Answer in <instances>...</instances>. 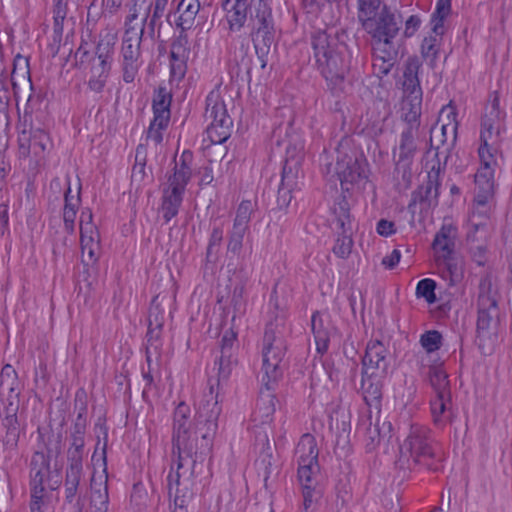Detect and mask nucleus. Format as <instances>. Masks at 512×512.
I'll return each instance as SVG.
<instances>
[{"label":"nucleus","mask_w":512,"mask_h":512,"mask_svg":"<svg viewBox=\"0 0 512 512\" xmlns=\"http://www.w3.org/2000/svg\"><path fill=\"white\" fill-rule=\"evenodd\" d=\"M117 42V34L106 29L100 33L99 41L95 47V57L92 59V66L98 70L111 69V61L114 53V46Z\"/></svg>","instance_id":"obj_19"},{"label":"nucleus","mask_w":512,"mask_h":512,"mask_svg":"<svg viewBox=\"0 0 512 512\" xmlns=\"http://www.w3.org/2000/svg\"><path fill=\"white\" fill-rule=\"evenodd\" d=\"M440 185V169L434 167L428 172L427 181L419 186L413 193L408 204V210L414 219L416 208L419 205L420 213H428L429 210L438 204Z\"/></svg>","instance_id":"obj_14"},{"label":"nucleus","mask_w":512,"mask_h":512,"mask_svg":"<svg viewBox=\"0 0 512 512\" xmlns=\"http://www.w3.org/2000/svg\"><path fill=\"white\" fill-rule=\"evenodd\" d=\"M436 283L434 280L426 278L418 282L416 287L417 297L424 298L428 303H434L436 301L435 296Z\"/></svg>","instance_id":"obj_56"},{"label":"nucleus","mask_w":512,"mask_h":512,"mask_svg":"<svg viewBox=\"0 0 512 512\" xmlns=\"http://www.w3.org/2000/svg\"><path fill=\"white\" fill-rule=\"evenodd\" d=\"M245 233H246L245 230H241V229L233 227V229L229 235V241H228V245H227L228 251H230L234 254H238L241 251Z\"/></svg>","instance_id":"obj_61"},{"label":"nucleus","mask_w":512,"mask_h":512,"mask_svg":"<svg viewBox=\"0 0 512 512\" xmlns=\"http://www.w3.org/2000/svg\"><path fill=\"white\" fill-rule=\"evenodd\" d=\"M332 212L335 216L336 225L339 230L345 231V229L352 228L350 205L344 196L339 197L335 201L332 207Z\"/></svg>","instance_id":"obj_39"},{"label":"nucleus","mask_w":512,"mask_h":512,"mask_svg":"<svg viewBox=\"0 0 512 512\" xmlns=\"http://www.w3.org/2000/svg\"><path fill=\"white\" fill-rule=\"evenodd\" d=\"M221 406L218 402V395H214V388L211 385L209 393L205 394L196 412V431L200 435L201 443L193 437L191 432L190 408L185 403H180L173 417V454L180 457H191L209 452L212 448V441L218 429V418L221 414Z\"/></svg>","instance_id":"obj_1"},{"label":"nucleus","mask_w":512,"mask_h":512,"mask_svg":"<svg viewBox=\"0 0 512 512\" xmlns=\"http://www.w3.org/2000/svg\"><path fill=\"white\" fill-rule=\"evenodd\" d=\"M422 347L428 353L437 351L442 345V335L437 330L426 331L420 337Z\"/></svg>","instance_id":"obj_54"},{"label":"nucleus","mask_w":512,"mask_h":512,"mask_svg":"<svg viewBox=\"0 0 512 512\" xmlns=\"http://www.w3.org/2000/svg\"><path fill=\"white\" fill-rule=\"evenodd\" d=\"M373 73L383 78L387 76L398 61V46L391 43H371Z\"/></svg>","instance_id":"obj_17"},{"label":"nucleus","mask_w":512,"mask_h":512,"mask_svg":"<svg viewBox=\"0 0 512 512\" xmlns=\"http://www.w3.org/2000/svg\"><path fill=\"white\" fill-rule=\"evenodd\" d=\"M18 129V155L27 161L28 167L35 170L44 160L45 151L50 145V137L45 129L33 120V115L24 113Z\"/></svg>","instance_id":"obj_4"},{"label":"nucleus","mask_w":512,"mask_h":512,"mask_svg":"<svg viewBox=\"0 0 512 512\" xmlns=\"http://www.w3.org/2000/svg\"><path fill=\"white\" fill-rule=\"evenodd\" d=\"M252 212V202L248 200L242 201L238 206L233 227L247 231Z\"/></svg>","instance_id":"obj_51"},{"label":"nucleus","mask_w":512,"mask_h":512,"mask_svg":"<svg viewBox=\"0 0 512 512\" xmlns=\"http://www.w3.org/2000/svg\"><path fill=\"white\" fill-rule=\"evenodd\" d=\"M109 71L110 69H103L102 73L101 70H98L95 67H91L92 76L88 81L89 89L96 93L102 92L106 84Z\"/></svg>","instance_id":"obj_58"},{"label":"nucleus","mask_w":512,"mask_h":512,"mask_svg":"<svg viewBox=\"0 0 512 512\" xmlns=\"http://www.w3.org/2000/svg\"><path fill=\"white\" fill-rule=\"evenodd\" d=\"M457 229L451 224H444L435 235L433 249L438 257L452 256L455 247Z\"/></svg>","instance_id":"obj_27"},{"label":"nucleus","mask_w":512,"mask_h":512,"mask_svg":"<svg viewBox=\"0 0 512 512\" xmlns=\"http://www.w3.org/2000/svg\"><path fill=\"white\" fill-rule=\"evenodd\" d=\"M95 430L97 432V446L100 444V436L103 435L104 444L102 447L101 454V467L102 470L98 474L97 471H94L91 477V496H90V506L88 512H107L109 496H108V474H107V456H106V447H107V439H108V431L107 427L102 423H97L95 426Z\"/></svg>","instance_id":"obj_9"},{"label":"nucleus","mask_w":512,"mask_h":512,"mask_svg":"<svg viewBox=\"0 0 512 512\" xmlns=\"http://www.w3.org/2000/svg\"><path fill=\"white\" fill-rule=\"evenodd\" d=\"M295 185L296 175L293 172L292 167L289 165V162L286 161L282 171L281 184L278 189V201L281 205L289 204L291 200L290 193Z\"/></svg>","instance_id":"obj_38"},{"label":"nucleus","mask_w":512,"mask_h":512,"mask_svg":"<svg viewBox=\"0 0 512 512\" xmlns=\"http://www.w3.org/2000/svg\"><path fill=\"white\" fill-rule=\"evenodd\" d=\"M218 364V380H226L230 376L232 369L236 364V359L234 355L228 358V356L221 354Z\"/></svg>","instance_id":"obj_60"},{"label":"nucleus","mask_w":512,"mask_h":512,"mask_svg":"<svg viewBox=\"0 0 512 512\" xmlns=\"http://www.w3.org/2000/svg\"><path fill=\"white\" fill-rule=\"evenodd\" d=\"M132 4L129 9V14L125 21V28L128 26H133L132 22L136 20L140 13H144V17L142 19L141 25L143 26V30H145L146 22L149 18V13H151L152 2L148 0H131Z\"/></svg>","instance_id":"obj_44"},{"label":"nucleus","mask_w":512,"mask_h":512,"mask_svg":"<svg viewBox=\"0 0 512 512\" xmlns=\"http://www.w3.org/2000/svg\"><path fill=\"white\" fill-rule=\"evenodd\" d=\"M418 128L407 127L400 135L399 156L397 165L403 164L407 167L411 164L413 157L417 151L416 137Z\"/></svg>","instance_id":"obj_26"},{"label":"nucleus","mask_w":512,"mask_h":512,"mask_svg":"<svg viewBox=\"0 0 512 512\" xmlns=\"http://www.w3.org/2000/svg\"><path fill=\"white\" fill-rule=\"evenodd\" d=\"M143 34V26H128V28H125L121 45V56L123 80L126 83L133 82L138 73L141 56L140 45Z\"/></svg>","instance_id":"obj_10"},{"label":"nucleus","mask_w":512,"mask_h":512,"mask_svg":"<svg viewBox=\"0 0 512 512\" xmlns=\"http://www.w3.org/2000/svg\"><path fill=\"white\" fill-rule=\"evenodd\" d=\"M298 465L318 464V449L315 438L311 434H304L295 450Z\"/></svg>","instance_id":"obj_32"},{"label":"nucleus","mask_w":512,"mask_h":512,"mask_svg":"<svg viewBox=\"0 0 512 512\" xmlns=\"http://www.w3.org/2000/svg\"><path fill=\"white\" fill-rule=\"evenodd\" d=\"M286 333L285 318L277 314L274 320L267 323L263 337V376L262 381L275 382L281 375L280 363L286 351L284 336Z\"/></svg>","instance_id":"obj_5"},{"label":"nucleus","mask_w":512,"mask_h":512,"mask_svg":"<svg viewBox=\"0 0 512 512\" xmlns=\"http://www.w3.org/2000/svg\"><path fill=\"white\" fill-rule=\"evenodd\" d=\"M82 474L83 469L66 468L64 488L65 500L67 503H73L76 499L79 492Z\"/></svg>","instance_id":"obj_40"},{"label":"nucleus","mask_w":512,"mask_h":512,"mask_svg":"<svg viewBox=\"0 0 512 512\" xmlns=\"http://www.w3.org/2000/svg\"><path fill=\"white\" fill-rule=\"evenodd\" d=\"M389 351L385 344L378 340L367 343L365 355L362 359L364 374L368 376H387L389 367Z\"/></svg>","instance_id":"obj_16"},{"label":"nucleus","mask_w":512,"mask_h":512,"mask_svg":"<svg viewBox=\"0 0 512 512\" xmlns=\"http://www.w3.org/2000/svg\"><path fill=\"white\" fill-rule=\"evenodd\" d=\"M262 451L260 453V457L258 459V464L263 467L264 469V475L265 479L269 477V475L272 473V468L274 465L273 457H272V447L270 445V442L268 440V437L266 434L262 437Z\"/></svg>","instance_id":"obj_52"},{"label":"nucleus","mask_w":512,"mask_h":512,"mask_svg":"<svg viewBox=\"0 0 512 512\" xmlns=\"http://www.w3.org/2000/svg\"><path fill=\"white\" fill-rule=\"evenodd\" d=\"M401 23L400 17L383 5L379 15L364 24L362 28L370 35L371 43H391L395 42Z\"/></svg>","instance_id":"obj_12"},{"label":"nucleus","mask_w":512,"mask_h":512,"mask_svg":"<svg viewBox=\"0 0 512 512\" xmlns=\"http://www.w3.org/2000/svg\"><path fill=\"white\" fill-rule=\"evenodd\" d=\"M327 173L340 181L342 189L349 191L350 186L366 178L364 161L357 157L338 152L335 164L327 165Z\"/></svg>","instance_id":"obj_11"},{"label":"nucleus","mask_w":512,"mask_h":512,"mask_svg":"<svg viewBox=\"0 0 512 512\" xmlns=\"http://www.w3.org/2000/svg\"><path fill=\"white\" fill-rule=\"evenodd\" d=\"M451 12V0H438L436 9L432 14L431 24L435 36L425 37L421 45L422 57L433 65L436 61L440 37L444 34V20Z\"/></svg>","instance_id":"obj_13"},{"label":"nucleus","mask_w":512,"mask_h":512,"mask_svg":"<svg viewBox=\"0 0 512 512\" xmlns=\"http://www.w3.org/2000/svg\"><path fill=\"white\" fill-rule=\"evenodd\" d=\"M80 241L83 255L87 252L89 259L94 260L95 250L99 245V232L89 208H84L80 215Z\"/></svg>","instance_id":"obj_18"},{"label":"nucleus","mask_w":512,"mask_h":512,"mask_svg":"<svg viewBox=\"0 0 512 512\" xmlns=\"http://www.w3.org/2000/svg\"><path fill=\"white\" fill-rule=\"evenodd\" d=\"M311 326L315 338L317 351L318 353L323 354L328 349L329 337L327 331L322 329V320L318 312L312 315Z\"/></svg>","instance_id":"obj_46"},{"label":"nucleus","mask_w":512,"mask_h":512,"mask_svg":"<svg viewBox=\"0 0 512 512\" xmlns=\"http://www.w3.org/2000/svg\"><path fill=\"white\" fill-rule=\"evenodd\" d=\"M505 114L499 108V98L497 95L490 100L485 107V113L481 122V142L489 143L493 146L496 142H500V134L504 129Z\"/></svg>","instance_id":"obj_15"},{"label":"nucleus","mask_w":512,"mask_h":512,"mask_svg":"<svg viewBox=\"0 0 512 512\" xmlns=\"http://www.w3.org/2000/svg\"><path fill=\"white\" fill-rule=\"evenodd\" d=\"M494 170L479 167L475 174V197L477 206L485 207L494 198Z\"/></svg>","instance_id":"obj_20"},{"label":"nucleus","mask_w":512,"mask_h":512,"mask_svg":"<svg viewBox=\"0 0 512 512\" xmlns=\"http://www.w3.org/2000/svg\"><path fill=\"white\" fill-rule=\"evenodd\" d=\"M249 25L251 27L250 37L255 52L262 61V67H264L266 65L265 58L275 41V24L271 7L268 4L255 6L250 14Z\"/></svg>","instance_id":"obj_7"},{"label":"nucleus","mask_w":512,"mask_h":512,"mask_svg":"<svg viewBox=\"0 0 512 512\" xmlns=\"http://www.w3.org/2000/svg\"><path fill=\"white\" fill-rule=\"evenodd\" d=\"M429 405L434 425L439 428L445 427L451 421L452 395L431 396Z\"/></svg>","instance_id":"obj_24"},{"label":"nucleus","mask_w":512,"mask_h":512,"mask_svg":"<svg viewBox=\"0 0 512 512\" xmlns=\"http://www.w3.org/2000/svg\"><path fill=\"white\" fill-rule=\"evenodd\" d=\"M199 10V0H181L177 6L179 17L176 21V26L181 30L191 29Z\"/></svg>","instance_id":"obj_34"},{"label":"nucleus","mask_w":512,"mask_h":512,"mask_svg":"<svg viewBox=\"0 0 512 512\" xmlns=\"http://www.w3.org/2000/svg\"><path fill=\"white\" fill-rule=\"evenodd\" d=\"M158 300L159 296L154 297L152 300L151 307L149 309L148 322L151 327L161 330L164 324V311L160 308Z\"/></svg>","instance_id":"obj_57"},{"label":"nucleus","mask_w":512,"mask_h":512,"mask_svg":"<svg viewBox=\"0 0 512 512\" xmlns=\"http://www.w3.org/2000/svg\"><path fill=\"white\" fill-rule=\"evenodd\" d=\"M499 145L500 142H496L493 146H491L488 142H481V145L478 149L480 167H485L495 171V167L497 166V153Z\"/></svg>","instance_id":"obj_45"},{"label":"nucleus","mask_w":512,"mask_h":512,"mask_svg":"<svg viewBox=\"0 0 512 512\" xmlns=\"http://www.w3.org/2000/svg\"><path fill=\"white\" fill-rule=\"evenodd\" d=\"M195 464L196 458L180 457L177 460L176 473H169V497L173 499L171 512H188L187 505L194 496L192 475Z\"/></svg>","instance_id":"obj_6"},{"label":"nucleus","mask_w":512,"mask_h":512,"mask_svg":"<svg viewBox=\"0 0 512 512\" xmlns=\"http://www.w3.org/2000/svg\"><path fill=\"white\" fill-rule=\"evenodd\" d=\"M80 187L78 189L77 196H71V188L68 186L67 190L65 191L64 195V201L65 205L63 208V222H64V228L68 234H73L75 231V218H76V212L77 208L80 203Z\"/></svg>","instance_id":"obj_37"},{"label":"nucleus","mask_w":512,"mask_h":512,"mask_svg":"<svg viewBox=\"0 0 512 512\" xmlns=\"http://www.w3.org/2000/svg\"><path fill=\"white\" fill-rule=\"evenodd\" d=\"M20 394V382L15 369L7 364L0 372V396H7L9 406L17 402Z\"/></svg>","instance_id":"obj_25"},{"label":"nucleus","mask_w":512,"mask_h":512,"mask_svg":"<svg viewBox=\"0 0 512 512\" xmlns=\"http://www.w3.org/2000/svg\"><path fill=\"white\" fill-rule=\"evenodd\" d=\"M187 30H181L177 38L171 44L170 58L171 61L179 62V66H183V61L189 56Z\"/></svg>","instance_id":"obj_43"},{"label":"nucleus","mask_w":512,"mask_h":512,"mask_svg":"<svg viewBox=\"0 0 512 512\" xmlns=\"http://www.w3.org/2000/svg\"><path fill=\"white\" fill-rule=\"evenodd\" d=\"M318 471V464L298 465V480L302 488H304V486H317L316 475Z\"/></svg>","instance_id":"obj_53"},{"label":"nucleus","mask_w":512,"mask_h":512,"mask_svg":"<svg viewBox=\"0 0 512 512\" xmlns=\"http://www.w3.org/2000/svg\"><path fill=\"white\" fill-rule=\"evenodd\" d=\"M423 94H403L401 104L402 116L407 127L419 128Z\"/></svg>","instance_id":"obj_30"},{"label":"nucleus","mask_w":512,"mask_h":512,"mask_svg":"<svg viewBox=\"0 0 512 512\" xmlns=\"http://www.w3.org/2000/svg\"><path fill=\"white\" fill-rule=\"evenodd\" d=\"M421 63L417 57H409L403 71V94H423L418 77Z\"/></svg>","instance_id":"obj_29"},{"label":"nucleus","mask_w":512,"mask_h":512,"mask_svg":"<svg viewBox=\"0 0 512 512\" xmlns=\"http://www.w3.org/2000/svg\"><path fill=\"white\" fill-rule=\"evenodd\" d=\"M340 231L341 232L339 233V236L333 247V253L340 258H346L351 253L353 246L352 228L345 229V231Z\"/></svg>","instance_id":"obj_48"},{"label":"nucleus","mask_w":512,"mask_h":512,"mask_svg":"<svg viewBox=\"0 0 512 512\" xmlns=\"http://www.w3.org/2000/svg\"><path fill=\"white\" fill-rule=\"evenodd\" d=\"M204 116L210 123L232 124L224 103L219 101L218 97L214 96L213 93L207 96Z\"/></svg>","instance_id":"obj_36"},{"label":"nucleus","mask_w":512,"mask_h":512,"mask_svg":"<svg viewBox=\"0 0 512 512\" xmlns=\"http://www.w3.org/2000/svg\"><path fill=\"white\" fill-rule=\"evenodd\" d=\"M426 380L432 388L431 396L452 395L449 375L444 369L443 364L429 366Z\"/></svg>","instance_id":"obj_23"},{"label":"nucleus","mask_w":512,"mask_h":512,"mask_svg":"<svg viewBox=\"0 0 512 512\" xmlns=\"http://www.w3.org/2000/svg\"><path fill=\"white\" fill-rule=\"evenodd\" d=\"M223 9L227 11L229 29L231 31H239L247 21V0H234L230 5Z\"/></svg>","instance_id":"obj_35"},{"label":"nucleus","mask_w":512,"mask_h":512,"mask_svg":"<svg viewBox=\"0 0 512 512\" xmlns=\"http://www.w3.org/2000/svg\"><path fill=\"white\" fill-rule=\"evenodd\" d=\"M171 94L164 87H159L153 97V113L157 124L162 125L170 121Z\"/></svg>","instance_id":"obj_33"},{"label":"nucleus","mask_w":512,"mask_h":512,"mask_svg":"<svg viewBox=\"0 0 512 512\" xmlns=\"http://www.w3.org/2000/svg\"><path fill=\"white\" fill-rule=\"evenodd\" d=\"M303 494V509L305 512H313L314 504L321 495L318 487L304 486L302 488Z\"/></svg>","instance_id":"obj_59"},{"label":"nucleus","mask_w":512,"mask_h":512,"mask_svg":"<svg viewBox=\"0 0 512 512\" xmlns=\"http://www.w3.org/2000/svg\"><path fill=\"white\" fill-rule=\"evenodd\" d=\"M473 231H469L467 234L468 241L470 243V254L472 260L478 265V266H484L487 262V248L484 244H475L476 241V232L480 228H484V225L482 224H473Z\"/></svg>","instance_id":"obj_42"},{"label":"nucleus","mask_w":512,"mask_h":512,"mask_svg":"<svg viewBox=\"0 0 512 512\" xmlns=\"http://www.w3.org/2000/svg\"><path fill=\"white\" fill-rule=\"evenodd\" d=\"M37 457L41 459L38 463L37 458H33L31 461V481L30 486H43L45 478L49 473V463H47L42 454H37Z\"/></svg>","instance_id":"obj_47"},{"label":"nucleus","mask_w":512,"mask_h":512,"mask_svg":"<svg viewBox=\"0 0 512 512\" xmlns=\"http://www.w3.org/2000/svg\"><path fill=\"white\" fill-rule=\"evenodd\" d=\"M263 382V388L256 403V409L253 413L254 419L259 420L261 423H267L271 420L272 415L276 410V398L272 392L271 383L268 379Z\"/></svg>","instance_id":"obj_22"},{"label":"nucleus","mask_w":512,"mask_h":512,"mask_svg":"<svg viewBox=\"0 0 512 512\" xmlns=\"http://www.w3.org/2000/svg\"><path fill=\"white\" fill-rule=\"evenodd\" d=\"M191 161L192 153L184 151L179 162L175 163L173 173L168 175L163 184L160 212L165 223H169L178 214L182 205L186 186L192 176Z\"/></svg>","instance_id":"obj_3"},{"label":"nucleus","mask_w":512,"mask_h":512,"mask_svg":"<svg viewBox=\"0 0 512 512\" xmlns=\"http://www.w3.org/2000/svg\"><path fill=\"white\" fill-rule=\"evenodd\" d=\"M357 18L361 26L377 17L381 11V0H357Z\"/></svg>","instance_id":"obj_41"},{"label":"nucleus","mask_w":512,"mask_h":512,"mask_svg":"<svg viewBox=\"0 0 512 512\" xmlns=\"http://www.w3.org/2000/svg\"><path fill=\"white\" fill-rule=\"evenodd\" d=\"M223 240V230L220 227H214L207 247L206 257L208 260L211 259L212 255L218 251Z\"/></svg>","instance_id":"obj_62"},{"label":"nucleus","mask_w":512,"mask_h":512,"mask_svg":"<svg viewBox=\"0 0 512 512\" xmlns=\"http://www.w3.org/2000/svg\"><path fill=\"white\" fill-rule=\"evenodd\" d=\"M29 61L28 58L23 57L21 55H17L13 62V70L11 73V83L14 87H16V79L17 77H21L25 79L29 78Z\"/></svg>","instance_id":"obj_55"},{"label":"nucleus","mask_w":512,"mask_h":512,"mask_svg":"<svg viewBox=\"0 0 512 512\" xmlns=\"http://www.w3.org/2000/svg\"><path fill=\"white\" fill-rule=\"evenodd\" d=\"M236 341V334L233 331H226L221 338V354L233 356V346Z\"/></svg>","instance_id":"obj_64"},{"label":"nucleus","mask_w":512,"mask_h":512,"mask_svg":"<svg viewBox=\"0 0 512 512\" xmlns=\"http://www.w3.org/2000/svg\"><path fill=\"white\" fill-rule=\"evenodd\" d=\"M498 325V308L478 309L477 334L480 340L491 339Z\"/></svg>","instance_id":"obj_31"},{"label":"nucleus","mask_w":512,"mask_h":512,"mask_svg":"<svg viewBox=\"0 0 512 512\" xmlns=\"http://www.w3.org/2000/svg\"><path fill=\"white\" fill-rule=\"evenodd\" d=\"M386 376H368L362 371L361 389L365 403L369 407V419H371L372 409L377 413L381 409L383 379Z\"/></svg>","instance_id":"obj_21"},{"label":"nucleus","mask_w":512,"mask_h":512,"mask_svg":"<svg viewBox=\"0 0 512 512\" xmlns=\"http://www.w3.org/2000/svg\"><path fill=\"white\" fill-rule=\"evenodd\" d=\"M168 123L169 122H165L162 125H158L156 118H153L147 132V138L155 144H160L163 140L162 131L168 127Z\"/></svg>","instance_id":"obj_63"},{"label":"nucleus","mask_w":512,"mask_h":512,"mask_svg":"<svg viewBox=\"0 0 512 512\" xmlns=\"http://www.w3.org/2000/svg\"><path fill=\"white\" fill-rule=\"evenodd\" d=\"M231 127L232 124L209 123L206 129L207 137L212 143L221 144L229 138Z\"/></svg>","instance_id":"obj_50"},{"label":"nucleus","mask_w":512,"mask_h":512,"mask_svg":"<svg viewBox=\"0 0 512 512\" xmlns=\"http://www.w3.org/2000/svg\"><path fill=\"white\" fill-rule=\"evenodd\" d=\"M311 45L320 73L331 89L338 88L348 70L338 39L326 31H317L311 37Z\"/></svg>","instance_id":"obj_2"},{"label":"nucleus","mask_w":512,"mask_h":512,"mask_svg":"<svg viewBox=\"0 0 512 512\" xmlns=\"http://www.w3.org/2000/svg\"><path fill=\"white\" fill-rule=\"evenodd\" d=\"M478 309L498 308V290L489 274L481 277L478 286Z\"/></svg>","instance_id":"obj_28"},{"label":"nucleus","mask_w":512,"mask_h":512,"mask_svg":"<svg viewBox=\"0 0 512 512\" xmlns=\"http://www.w3.org/2000/svg\"><path fill=\"white\" fill-rule=\"evenodd\" d=\"M436 443L431 430L419 423H412L401 445V457L408 456L414 464L427 465L435 457Z\"/></svg>","instance_id":"obj_8"},{"label":"nucleus","mask_w":512,"mask_h":512,"mask_svg":"<svg viewBox=\"0 0 512 512\" xmlns=\"http://www.w3.org/2000/svg\"><path fill=\"white\" fill-rule=\"evenodd\" d=\"M437 268H444L448 275V285L453 286L460 281L462 277L461 270L453 261L451 256L437 257Z\"/></svg>","instance_id":"obj_49"}]
</instances>
